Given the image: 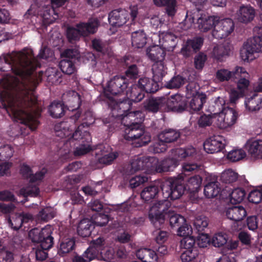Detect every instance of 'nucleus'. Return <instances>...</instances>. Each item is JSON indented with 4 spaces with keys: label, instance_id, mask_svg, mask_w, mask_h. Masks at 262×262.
<instances>
[{
    "label": "nucleus",
    "instance_id": "obj_1",
    "mask_svg": "<svg viewBox=\"0 0 262 262\" xmlns=\"http://www.w3.org/2000/svg\"><path fill=\"white\" fill-rule=\"evenodd\" d=\"M40 66L33 50L25 49L19 52L0 57V71L12 72L15 76L0 80V100L3 107L13 117L35 130L39 124L33 107L37 104L35 88L29 86L31 76Z\"/></svg>",
    "mask_w": 262,
    "mask_h": 262
},
{
    "label": "nucleus",
    "instance_id": "obj_2",
    "mask_svg": "<svg viewBox=\"0 0 262 262\" xmlns=\"http://www.w3.org/2000/svg\"><path fill=\"white\" fill-rule=\"evenodd\" d=\"M143 114L141 111H136L130 113L128 116L122 118L121 123L125 127L124 138L127 141H132L136 147H141L148 144L151 137L145 133L142 127L143 121Z\"/></svg>",
    "mask_w": 262,
    "mask_h": 262
},
{
    "label": "nucleus",
    "instance_id": "obj_3",
    "mask_svg": "<svg viewBox=\"0 0 262 262\" xmlns=\"http://www.w3.org/2000/svg\"><path fill=\"white\" fill-rule=\"evenodd\" d=\"M99 22L97 19H89L88 22H80L76 25V28L69 27L67 29L66 35L69 41L74 43L80 37L96 32Z\"/></svg>",
    "mask_w": 262,
    "mask_h": 262
},
{
    "label": "nucleus",
    "instance_id": "obj_4",
    "mask_svg": "<svg viewBox=\"0 0 262 262\" xmlns=\"http://www.w3.org/2000/svg\"><path fill=\"white\" fill-rule=\"evenodd\" d=\"M254 32L257 35L253 36V38L248 40L241 50L240 55L242 60L249 62L255 57L254 53L262 52V27H256Z\"/></svg>",
    "mask_w": 262,
    "mask_h": 262
},
{
    "label": "nucleus",
    "instance_id": "obj_5",
    "mask_svg": "<svg viewBox=\"0 0 262 262\" xmlns=\"http://www.w3.org/2000/svg\"><path fill=\"white\" fill-rule=\"evenodd\" d=\"M130 12L124 9H117L112 10L108 14V21L113 27H120L131 18L130 25L135 24V20L138 14V8L137 5L129 7Z\"/></svg>",
    "mask_w": 262,
    "mask_h": 262
},
{
    "label": "nucleus",
    "instance_id": "obj_6",
    "mask_svg": "<svg viewBox=\"0 0 262 262\" xmlns=\"http://www.w3.org/2000/svg\"><path fill=\"white\" fill-rule=\"evenodd\" d=\"M170 203L166 200L159 201L150 207L148 217L151 224L157 228H160L167 220V215Z\"/></svg>",
    "mask_w": 262,
    "mask_h": 262
},
{
    "label": "nucleus",
    "instance_id": "obj_7",
    "mask_svg": "<svg viewBox=\"0 0 262 262\" xmlns=\"http://www.w3.org/2000/svg\"><path fill=\"white\" fill-rule=\"evenodd\" d=\"M128 85V80L125 76H114L107 82L106 87L104 89L103 95L105 99V100L113 101V96L124 94Z\"/></svg>",
    "mask_w": 262,
    "mask_h": 262
},
{
    "label": "nucleus",
    "instance_id": "obj_8",
    "mask_svg": "<svg viewBox=\"0 0 262 262\" xmlns=\"http://www.w3.org/2000/svg\"><path fill=\"white\" fill-rule=\"evenodd\" d=\"M163 198L165 199L176 200L179 199L186 190L184 179H170L161 187Z\"/></svg>",
    "mask_w": 262,
    "mask_h": 262
},
{
    "label": "nucleus",
    "instance_id": "obj_9",
    "mask_svg": "<svg viewBox=\"0 0 262 262\" xmlns=\"http://www.w3.org/2000/svg\"><path fill=\"white\" fill-rule=\"evenodd\" d=\"M110 107L112 109L113 117H115L117 121L122 123V118L128 116L131 113L137 111H131L132 101L127 97H124L122 100H116L115 98L112 102L106 101Z\"/></svg>",
    "mask_w": 262,
    "mask_h": 262
},
{
    "label": "nucleus",
    "instance_id": "obj_10",
    "mask_svg": "<svg viewBox=\"0 0 262 262\" xmlns=\"http://www.w3.org/2000/svg\"><path fill=\"white\" fill-rule=\"evenodd\" d=\"M234 25L233 20L226 18L216 21L215 28L212 32V36L216 39H223L227 37L234 30Z\"/></svg>",
    "mask_w": 262,
    "mask_h": 262
},
{
    "label": "nucleus",
    "instance_id": "obj_11",
    "mask_svg": "<svg viewBox=\"0 0 262 262\" xmlns=\"http://www.w3.org/2000/svg\"><path fill=\"white\" fill-rule=\"evenodd\" d=\"M214 114H218V125L222 128H226L233 125L237 120V113L232 108H222Z\"/></svg>",
    "mask_w": 262,
    "mask_h": 262
},
{
    "label": "nucleus",
    "instance_id": "obj_12",
    "mask_svg": "<svg viewBox=\"0 0 262 262\" xmlns=\"http://www.w3.org/2000/svg\"><path fill=\"white\" fill-rule=\"evenodd\" d=\"M204 41V38L201 36L187 39L181 49V54L185 58L191 57L201 50Z\"/></svg>",
    "mask_w": 262,
    "mask_h": 262
},
{
    "label": "nucleus",
    "instance_id": "obj_13",
    "mask_svg": "<svg viewBox=\"0 0 262 262\" xmlns=\"http://www.w3.org/2000/svg\"><path fill=\"white\" fill-rule=\"evenodd\" d=\"M225 141L223 136H213L207 139L204 143L205 151L208 154L220 152L225 148Z\"/></svg>",
    "mask_w": 262,
    "mask_h": 262
},
{
    "label": "nucleus",
    "instance_id": "obj_14",
    "mask_svg": "<svg viewBox=\"0 0 262 262\" xmlns=\"http://www.w3.org/2000/svg\"><path fill=\"white\" fill-rule=\"evenodd\" d=\"M189 19L192 20L191 23H194V21L196 20L199 30L201 32H207L213 28H215L217 17L201 14L200 16L195 18L194 16H192L189 18Z\"/></svg>",
    "mask_w": 262,
    "mask_h": 262
},
{
    "label": "nucleus",
    "instance_id": "obj_15",
    "mask_svg": "<svg viewBox=\"0 0 262 262\" xmlns=\"http://www.w3.org/2000/svg\"><path fill=\"white\" fill-rule=\"evenodd\" d=\"M76 239L73 236L60 234L58 253L60 256H64L66 254L72 252L76 247Z\"/></svg>",
    "mask_w": 262,
    "mask_h": 262
},
{
    "label": "nucleus",
    "instance_id": "obj_16",
    "mask_svg": "<svg viewBox=\"0 0 262 262\" xmlns=\"http://www.w3.org/2000/svg\"><path fill=\"white\" fill-rule=\"evenodd\" d=\"M158 163V159L152 157H143L133 159L130 163L131 169L134 171L154 169V164Z\"/></svg>",
    "mask_w": 262,
    "mask_h": 262
},
{
    "label": "nucleus",
    "instance_id": "obj_17",
    "mask_svg": "<svg viewBox=\"0 0 262 262\" xmlns=\"http://www.w3.org/2000/svg\"><path fill=\"white\" fill-rule=\"evenodd\" d=\"M168 110L173 112L182 113L187 108L186 98L180 95L171 96L166 101Z\"/></svg>",
    "mask_w": 262,
    "mask_h": 262
},
{
    "label": "nucleus",
    "instance_id": "obj_18",
    "mask_svg": "<svg viewBox=\"0 0 262 262\" xmlns=\"http://www.w3.org/2000/svg\"><path fill=\"white\" fill-rule=\"evenodd\" d=\"M158 82L154 78L143 77L139 78L137 83L145 93H155L159 89Z\"/></svg>",
    "mask_w": 262,
    "mask_h": 262
},
{
    "label": "nucleus",
    "instance_id": "obj_19",
    "mask_svg": "<svg viewBox=\"0 0 262 262\" xmlns=\"http://www.w3.org/2000/svg\"><path fill=\"white\" fill-rule=\"evenodd\" d=\"M227 217L235 222L243 220L247 215L246 209L241 205H233L228 207L226 211Z\"/></svg>",
    "mask_w": 262,
    "mask_h": 262
},
{
    "label": "nucleus",
    "instance_id": "obj_20",
    "mask_svg": "<svg viewBox=\"0 0 262 262\" xmlns=\"http://www.w3.org/2000/svg\"><path fill=\"white\" fill-rule=\"evenodd\" d=\"M63 99L66 103L67 107L72 111L77 110L81 105V98L80 95L75 91H70L63 95Z\"/></svg>",
    "mask_w": 262,
    "mask_h": 262
},
{
    "label": "nucleus",
    "instance_id": "obj_21",
    "mask_svg": "<svg viewBox=\"0 0 262 262\" xmlns=\"http://www.w3.org/2000/svg\"><path fill=\"white\" fill-rule=\"evenodd\" d=\"M206 100L207 96L205 93H198L192 97L187 108L191 114L198 112L202 110Z\"/></svg>",
    "mask_w": 262,
    "mask_h": 262
},
{
    "label": "nucleus",
    "instance_id": "obj_22",
    "mask_svg": "<svg viewBox=\"0 0 262 262\" xmlns=\"http://www.w3.org/2000/svg\"><path fill=\"white\" fill-rule=\"evenodd\" d=\"M162 46L168 51H172L178 42V36L171 31L163 32L160 34Z\"/></svg>",
    "mask_w": 262,
    "mask_h": 262
},
{
    "label": "nucleus",
    "instance_id": "obj_23",
    "mask_svg": "<svg viewBox=\"0 0 262 262\" xmlns=\"http://www.w3.org/2000/svg\"><path fill=\"white\" fill-rule=\"evenodd\" d=\"M238 20L243 23H248L252 21L255 16V10L250 6L242 5L237 13Z\"/></svg>",
    "mask_w": 262,
    "mask_h": 262
},
{
    "label": "nucleus",
    "instance_id": "obj_24",
    "mask_svg": "<svg viewBox=\"0 0 262 262\" xmlns=\"http://www.w3.org/2000/svg\"><path fill=\"white\" fill-rule=\"evenodd\" d=\"M163 100L159 97H151L146 99L143 103L144 110L149 113H157L163 106Z\"/></svg>",
    "mask_w": 262,
    "mask_h": 262
},
{
    "label": "nucleus",
    "instance_id": "obj_25",
    "mask_svg": "<svg viewBox=\"0 0 262 262\" xmlns=\"http://www.w3.org/2000/svg\"><path fill=\"white\" fill-rule=\"evenodd\" d=\"M95 228L94 223L88 219L81 220L77 227V233L82 237H88Z\"/></svg>",
    "mask_w": 262,
    "mask_h": 262
},
{
    "label": "nucleus",
    "instance_id": "obj_26",
    "mask_svg": "<svg viewBox=\"0 0 262 262\" xmlns=\"http://www.w3.org/2000/svg\"><path fill=\"white\" fill-rule=\"evenodd\" d=\"M249 154L252 157L262 159V140H249L246 145Z\"/></svg>",
    "mask_w": 262,
    "mask_h": 262
},
{
    "label": "nucleus",
    "instance_id": "obj_27",
    "mask_svg": "<svg viewBox=\"0 0 262 262\" xmlns=\"http://www.w3.org/2000/svg\"><path fill=\"white\" fill-rule=\"evenodd\" d=\"M136 256L142 262H156L157 254L154 249L148 248L140 249L136 252Z\"/></svg>",
    "mask_w": 262,
    "mask_h": 262
},
{
    "label": "nucleus",
    "instance_id": "obj_28",
    "mask_svg": "<svg viewBox=\"0 0 262 262\" xmlns=\"http://www.w3.org/2000/svg\"><path fill=\"white\" fill-rule=\"evenodd\" d=\"M177 161L173 158H166L162 160L159 164H154L157 172L162 173L173 171L177 166Z\"/></svg>",
    "mask_w": 262,
    "mask_h": 262
},
{
    "label": "nucleus",
    "instance_id": "obj_29",
    "mask_svg": "<svg viewBox=\"0 0 262 262\" xmlns=\"http://www.w3.org/2000/svg\"><path fill=\"white\" fill-rule=\"evenodd\" d=\"M180 133L173 129H165L160 133L158 138L163 141L166 144L176 141L180 137Z\"/></svg>",
    "mask_w": 262,
    "mask_h": 262
},
{
    "label": "nucleus",
    "instance_id": "obj_30",
    "mask_svg": "<svg viewBox=\"0 0 262 262\" xmlns=\"http://www.w3.org/2000/svg\"><path fill=\"white\" fill-rule=\"evenodd\" d=\"M125 94L126 97L133 102H138L144 98L145 93L136 83L132 85L128 91H126Z\"/></svg>",
    "mask_w": 262,
    "mask_h": 262
},
{
    "label": "nucleus",
    "instance_id": "obj_31",
    "mask_svg": "<svg viewBox=\"0 0 262 262\" xmlns=\"http://www.w3.org/2000/svg\"><path fill=\"white\" fill-rule=\"evenodd\" d=\"M161 188L155 185H150L145 187L141 192V197L145 202L148 203L156 199L158 196Z\"/></svg>",
    "mask_w": 262,
    "mask_h": 262
},
{
    "label": "nucleus",
    "instance_id": "obj_32",
    "mask_svg": "<svg viewBox=\"0 0 262 262\" xmlns=\"http://www.w3.org/2000/svg\"><path fill=\"white\" fill-rule=\"evenodd\" d=\"M245 105L250 112L258 111L262 107V98L256 93H254L252 96L246 98Z\"/></svg>",
    "mask_w": 262,
    "mask_h": 262
},
{
    "label": "nucleus",
    "instance_id": "obj_33",
    "mask_svg": "<svg viewBox=\"0 0 262 262\" xmlns=\"http://www.w3.org/2000/svg\"><path fill=\"white\" fill-rule=\"evenodd\" d=\"M147 55L151 60L156 62L164 61L166 53L165 51L159 46H155L147 49Z\"/></svg>",
    "mask_w": 262,
    "mask_h": 262
},
{
    "label": "nucleus",
    "instance_id": "obj_34",
    "mask_svg": "<svg viewBox=\"0 0 262 262\" xmlns=\"http://www.w3.org/2000/svg\"><path fill=\"white\" fill-rule=\"evenodd\" d=\"M167 220L169 221V225L172 229H177L182 224L186 222L185 218L182 215L175 213L168 208Z\"/></svg>",
    "mask_w": 262,
    "mask_h": 262
},
{
    "label": "nucleus",
    "instance_id": "obj_35",
    "mask_svg": "<svg viewBox=\"0 0 262 262\" xmlns=\"http://www.w3.org/2000/svg\"><path fill=\"white\" fill-rule=\"evenodd\" d=\"M202 183V178L199 175L190 177L185 184L187 191L190 193L198 192L200 189Z\"/></svg>",
    "mask_w": 262,
    "mask_h": 262
},
{
    "label": "nucleus",
    "instance_id": "obj_36",
    "mask_svg": "<svg viewBox=\"0 0 262 262\" xmlns=\"http://www.w3.org/2000/svg\"><path fill=\"white\" fill-rule=\"evenodd\" d=\"M147 37L143 30L134 31L132 34V46L137 48H142L146 43Z\"/></svg>",
    "mask_w": 262,
    "mask_h": 262
},
{
    "label": "nucleus",
    "instance_id": "obj_37",
    "mask_svg": "<svg viewBox=\"0 0 262 262\" xmlns=\"http://www.w3.org/2000/svg\"><path fill=\"white\" fill-rule=\"evenodd\" d=\"M49 112L52 117L59 118L64 115L66 107L63 103L54 101L49 106Z\"/></svg>",
    "mask_w": 262,
    "mask_h": 262
},
{
    "label": "nucleus",
    "instance_id": "obj_38",
    "mask_svg": "<svg viewBox=\"0 0 262 262\" xmlns=\"http://www.w3.org/2000/svg\"><path fill=\"white\" fill-rule=\"evenodd\" d=\"M222 190L220 184L217 181L208 183L204 187V192L208 198H214L220 193Z\"/></svg>",
    "mask_w": 262,
    "mask_h": 262
},
{
    "label": "nucleus",
    "instance_id": "obj_39",
    "mask_svg": "<svg viewBox=\"0 0 262 262\" xmlns=\"http://www.w3.org/2000/svg\"><path fill=\"white\" fill-rule=\"evenodd\" d=\"M152 71L153 78L158 82L161 81L167 74V68L164 65V61L155 62L152 66Z\"/></svg>",
    "mask_w": 262,
    "mask_h": 262
},
{
    "label": "nucleus",
    "instance_id": "obj_40",
    "mask_svg": "<svg viewBox=\"0 0 262 262\" xmlns=\"http://www.w3.org/2000/svg\"><path fill=\"white\" fill-rule=\"evenodd\" d=\"M51 234L52 232L50 227L43 228L41 240L37 245L45 246L47 248H51L54 244V238L52 236Z\"/></svg>",
    "mask_w": 262,
    "mask_h": 262
},
{
    "label": "nucleus",
    "instance_id": "obj_41",
    "mask_svg": "<svg viewBox=\"0 0 262 262\" xmlns=\"http://www.w3.org/2000/svg\"><path fill=\"white\" fill-rule=\"evenodd\" d=\"M230 50L228 46L223 45L215 46L213 50V56L217 61H223L229 55Z\"/></svg>",
    "mask_w": 262,
    "mask_h": 262
},
{
    "label": "nucleus",
    "instance_id": "obj_42",
    "mask_svg": "<svg viewBox=\"0 0 262 262\" xmlns=\"http://www.w3.org/2000/svg\"><path fill=\"white\" fill-rule=\"evenodd\" d=\"M154 4L159 7L166 6V11L168 15H174L176 13V0H154Z\"/></svg>",
    "mask_w": 262,
    "mask_h": 262
},
{
    "label": "nucleus",
    "instance_id": "obj_43",
    "mask_svg": "<svg viewBox=\"0 0 262 262\" xmlns=\"http://www.w3.org/2000/svg\"><path fill=\"white\" fill-rule=\"evenodd\" d=\"M32 218L31 214L29 213H22L15 218L14 222H17L18 224L15 226H13V223L10 218L8 219L9 226L15 230H18L22 226L23 224L28 223Z\"/></svg>",
    "mask_w": 262,
    "mask_h": 262
},
{
    "label": "nucleus",
    "instance_id": "obj_44",
    "mask_svg": "<svg viewBox=\"0 0 262 262\" xmlns=\"http://www.w3.org/2000/svg\"><path fill=\"white\" fill-rule=\"evenodd\" d=\"M70 127L68 122L62 121L57 123L54 127L56 136L63 138L69 136L71 134L69 132Z\"/></svg>",
    "mask_w": 262,
    "mask_h": 262
},
{
    "label": "nucleus",
    "instance_id": "obj_45",
    "mask_svg": "<svg viewBox=\"0 0 262 262\" xmlns=\"http://www.w3.org/2000/svg\"><path fill=\"white\" fill-rule=\"evenodd\" d=\"M59 66L61 71L67 75L72 74L76 70L74 61L70 59H62Z\"/></svg>",
    "mask_w": 262,
    "mask_h": 262
},
{
    "label": "nucleus",
    "instance_id": "obj_46",
    "mask_svg": "<svg viewBox=\"0 0 262 262\" xmlns=\"http://www.w3.org/2000/svg\"><path fill=\"white\" fill-rule=\"evenodd\" d=\"M238 174L231 169L225 170L221 174L220 181L225 184H232L236 181Z\"/></svg>",
    "mask_w": 262,
    "mask_h": 262
},
{
    "label": "nucleus",
    "instance_id": "obj_47",
    "mask_svg": "<svg viewBox=\"0 0 262 262\" xmlns=\"http://www.w3.org/2000/svg\"><path fill=\"white\" fill-rule=\"evenodd\" d=\"M246 195L245 190L241 188L234 189L229 193L230 200L231 203H239L244 199Z\"/></svg>",
    "mask_w": 262,
    "mask_h": 262
},
{
    "label": "nucleus",
    "instance_id": "obj_48",
    "mask_svg": "<svg viewBox=\"0 0 262 262\" xmlns=\"http://www.w3.org/2000/svg\"><path fill=\"white\" fill-rule=\"evenodd\" d=\"M227 235L226 233L219 232L213 235L211 242L213 246L221 247L227 244Z\"/></svg>",
    "mask_w": 262,
    "mask_h": 262
},
{
    "label": "nucleus",
    "instance_id": "obj_49",
    "mask_svg": "<svg viewBox=\"0 0 262 262\" xmlns=\"http://www.w3.org/2000/svg\"><path fill=\"white\" fill-rule=\"evenodd\" d=\"M39 188L37 186L30 185L26 187H23L20 189V194L24 197H36L39 193Z\"/></svg>",
    "mask_w": 262,
    "mask_h": 262
},
{
    "label": "nucleus",
    "instance_id": "obj_50",
    "mask_svg": "<svg viewBox=\"0 0 262 262\" xmlns=\"http://www.w3.org/2000/svg\"><path fill=\"white\" fill-rule=\"evenodd\" d=\"M198 254V248L185 250L182 251L180 257L183 262H189L195 259Z\"/></svg>",
    "mask_w": 262,
    "mask_h": 262
},
{
    "label": "nucleus",
    "instance_id": "obj_51",
    "mask_svg": "<svg viewBox=\"0 0 262 262\" xmlns=\"http://www.w3.org/2000/svg\"><path fill=\"white\" fill-rule=\"evenodd\" d=\"M92 150L91 145L90 144L89 141H81L78 147L75 148L74 151V155L75 156H81L86 155Z\"/></svg>",
    "mask_w": 262,
    "mask_h": 262
},
{
    "label": "nucleus",
    "instance_id": "obj_52",
    "mask_svg": "<svg viewBox=\"0 0 262 262\" xmlns=\"http://www.w3.org/2000/svg\"><path fill=\"white\" fill-rule=\"evenodd\" d=\"M51 248H47L45 246L36 245V247L33 248L34 251L35 257L37 260L43 261L45 260L48 256V251Z\"/></svg>",
    "mask_w": 262,
    "mask_h": 262
},
{
    "label": "nucleus",
    "instance_id": "obj_53",
    "mask_svg": "<svg viewBox=\"0 0 262 262\" xmlns=\"http://www.w3.org/2000/svg\"><path fill=\"white\" fill-rule=\"evenodd\" d=\"M55 216V212L52 208L47 207L42 209L38 214L39 220L44 222H48Z\"/></svg>",
    "mask_w": 262,
    "mask_h": 262
},
{
    "label": "nucleus",
    "instance_id": "obj_54",
    "mask_svg": "<svg viewBox=\"0 0 262 262\" xmlns=\"http://www.w3.org/2000/svg\"><path fill=\"white\" fill-rule=\"evenodd\" d=\"M14 153L12 147L8 144L0 147V161H7L11 158Z\"/></svg>",
    "mask_w": 262,
    "mask_h": 262
},
{
    "label": "nucleus",
    "instance_id": "obj_55",
    "mask_svg": "<svg viewBox=\"0 0 262 262\" xmlns=\"http://www.w3.org/2000/svg\"><path fill=\"white\" fill-rule=\"evenodd\" d=\"M185 79L182 76L177 75L174 76L170 80L167 82L165 86L169 89H178L180 88L185 83Z\"/></svg>",
    "mask_w": 262,
    "mask_h": 262
},
{
    "label": "nucleus",
    "instance_id": "obj_56",
    "mask_svg": "<svg viewBox=\"0 0 262 262\" xmlns=\"http://www.w3.org/2000/svg\"><path fill=\"white\" fill-rule=\"evenodd\" d=\"M180 247L182 249V251L198 248V247L195 246V239L192 236L183 237L180 241Z\"/></svg>",
    "mask_w": 262,
    "mask_h": 262
},
{
    "label": "nucleus",
    "instance_id": "obj_57",
    "mask_svg": "<svg viewBox=\"0 0 262 262\" xmlns=\"http://www.w3.org/2000/svg\"><path fill=\"white\" fill-rule=\"evenodd\" d=\"M167 148V144L164 142L163 141L159 139V138L153 142L149 147L150 150L155 154L163 152L166 150Z\"/></svg>",
    "mask_w": 262,
    "mask_h": 262
},
{
    "label": "nucleus",
    "instance_id": "obj_58",
    "mask_svg": "<svg viewBox=\"0 0 262 262\" xmlns=\"http://www.w3.org/2000/svg\"><path fill=\"white\" fill-rule=\"evenodd\" d=\"M245 156L246 154L243 150L234 149L228 152L227 158L232 162H236L243 159Z\"/></svg>",
    "mask_w": 262,
    "mask_h": 262
},
{
    "label": "nucleus",
    "instance_id": "obj_59",
    "mask_svg": "<svg viewBox=\"0 0 262 262\" xmlns=\"http://www.w3.org/2000/svg\"><path fill=\"white\" fill-rule=\"evenodd\" d=\"M176 230L177 231V235L183 237L191 236V234L192 232L191 226L187 224L186 222L184 224H182V226H179Z\"/></svg>",
    "mask_w": 262,
    "mask_h": 262
},
{
    "label": "nucleus",
    "instance_id": "obj_60",
    "mask_svg": "<svg viewBox=\"0 0 262 262\" xmlns=\"http://www.w3.org/2000/svg\"><path fill=\"white\" fill-rule=\"evenodd\" d=\"M156 244H166L169 236V233L167 231L157 230L154 232Z\"/></svg>",
    "mask_w": 262,
    "mask_h": 262
},
{
    "label": "nucleus",
    "instance_id": "obj_61",
    "mask_svg": "<svg viewBox=\"0 0 262 262\" xmlns=\"http://www.w3.org/2000/svg\"><path fill=\"white\" fill-rule=\"evenodd\" d=\"M42 231L43 228L41 229L36 228H33L29 231L28 233L29 237L33 243L36 244L37 245L38 242L41 240V237L42 235Z\"/></svg>",
    "mask_w": 262,
    "mask_h": 262
},
{
    "label": "nucleus",
    "instance_id": "obj_62",
    "mask_svg": "<svg viewBox=\"0 0 262 262\" xmlns=\"http://www.w3.org/2000/svg\"><path fill=\"white\" fill-rule=\"evenodd\" d=\"M249 74L247 72L245 68L236 67L235 69L231 72V79L234 82L244 77H248Z\"/></svg>",
    "mask_w": 262,
    "mask_h": 262
},
{
    "label": "nucleus",
    "instance_id": "obj_63",
    "mask_svg": "<svg viewBox=\"0 0 262 262\" xmlns=\"http://www.w3.org/2000/svg\"><path fill=\"white\" fill-rule=\"evenodd\" d=\"M193 225L198 232H202L207 227L208 223L205 217L200 216L195 219Z\"/></svg>",
    "mask_w": 262,
    "mask_h": 262
},
{
    "label": "nucleus",
    "instance_id": "obj_64",
    "mask_svg": "<svg viewBox=\"0 0 262 262\" xmlns=\"http://www.w3.org/2000/svg\"><path fill=\"white\" fill-rule=\"evenodd\" d=\"M248 200L250 202L258 204L262 200V191L254 190L251 191L248 195Z\"/></svg>",
    "mask_w": 262,
    "mask_h": 262
}]
</instances>
